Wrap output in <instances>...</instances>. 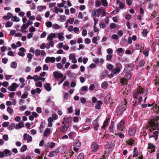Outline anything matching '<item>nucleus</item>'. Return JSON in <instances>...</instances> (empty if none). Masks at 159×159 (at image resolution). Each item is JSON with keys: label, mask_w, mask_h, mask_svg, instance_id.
Wrapping results in <instances>:
<instances>
[{"label": "nucleus", "mask_w": 159, "mask_h": 159, "mask_svg": "<svg viewBox=\"0 0 159 159\" xmlns=\"http://www.w3.org/2000/svg\"><path fill=\"white\" fill-rule=\"evenodd\" d=\"M147 93L145 89L141 86H139L134 92L133 96L135 98L138 99V102L139 103L142 101L143 96H145Z\"/></svg>", "instance_id": "nucleus-1"}, {"label": "nucleus", "mask_w": 159, "mask_h": 159, "mask_svg": "<svg viewBox=\"0 0 159 159\" xmlns=\"http://www.w3.org/2000/svg\"><path fill=\"white\" fill-rule=\"evenodd\" d=\"M149 125L150 126L151 128L149 129V131L152 133L153 131L157 130L153 133L154 135L156 137L158 136V133L159 131V125L157 123V120H150L149 121Z\"/></svg>", "instance_id": "nucleus-2"}, {"label": "nucleus", "mask_w": 159, "mask_h": 159, "mask_svg": "<svg viewBox=\"0 0 159 159\" xmlns=\"http://www.w3.org/2000/svg\"><path fill=\"white\" fill-rule=\"evenodd\" d=\"M64 120L65 122H62V123L64 124V125L61 126L60 128V130L62 133H64L67 131L71 124V118L70 117L65 116Z\"/></svg>", "instance_id": "nucleus-3"}, {"label": "nucleus", "mask_w": 159, "mask_h": 159, "mask_svg": "<svg viewBox=\"0 0 159 159\" xmlns=\"http://www.w3.org/2000/svg\"><path fill=\"white\" fill-rule=\"evenodd\" d=\"M126 102H122L120 103L118 107L117 108V115H120L126 109Z\"/></svg>", "instance_id": "nucleus-4"}, {"label": "nucleus", "mask_w": 159, "mask_h": 159, "mask_svg": "<svg viewBox=\"0 0 159 159\" xmlns=\"http://www.w3.org/2000/svg\"><path fill=\"white\" fill-rule=\"evenodd\" d=\"M115 66L116 68H114L112 71L113 74H116L119 73L121 69L122 68V66L121 64L119 62L116 63Z\"/></svg>", "instance_id": "nucleus-5"}, {"label": "nucleus", "mask_w": 159, "mask_h": 159, "mask_svg": "<svg viewBox=\"0 0 159 159\" xmlns=\"http://www.w3.org/2000/svg\"><path fill=\"white\" fill-rule=\"evenodd\" d=\"M97 16L99 17L100 14H101L102 16H105L106 15V10L103 7H100L96 9Z\"/></svg>", "instance_id": "nucleus-6"}, {"label": "nucleus", "mask_w": 159, "mask_h": 159, "mask_svg": "<svg viewBox=\"0 0 159 159\" xmlns=\"http://www.w3.org/2000/svg\"><path fill=\"white\" fill-rule=\"evenodd\" d=\"M131 77V75L130 73L126 74L123 77V78L121 79L120 80V82L123 84H125L127 80L129 79Z\"/></svg>", "instance_id": "nucleus-7"}, {"label": "nucleus", "mask_w": 159, "mask_h": 159, "mask_svg": "<svg viewBox=\"0 0 159 159\" xmlns=\"http://www.w3.org/2000/svg\"><path fill=\"white\" fill-rule=\"evenodd\" d=\"M117 129L120 131H123L125 129V123L124 120H121L117 124Z\"/></svg>", "instance_id": "nucleus-8"}, {"label": "nucleus", "mask_w": 159, "mask_h": 159, "mask_svg": "<svg viewBox=\"0 0 159 159\" xmlns=\"http://www.w3.org/2000/svg\"><path fill=\"white\" fill-rule=\"evenodd\" d=\"M1 152L2 158L4 157L10 156L11 154V151L8 149H5L3 151H1Z\"/></svg>", "instance_id": "nucleus-9"}, {"label": "nucleus", "mask_w": 159, "mask_h": 159, "mask_svg": "<svg viewBox=\"0 0 159 159\" xmlns=\"http://www.w3.org/2000/svg\"><path fill=\"white\" fill-rule=\"evenodd\" d=\"M53 75L55 79H59L63 77V75L59 71H55L53 73Z\"/></svg>", "instance_id": "nucleus-10"}, {"label": "nucleus", "mask_w": 159, "mask_h": 159, "mask_svg": "<svg viewBox=\"0 0 159 159\" xmlns=\"http://www.w3.org/2000/svg\"><path fill=\"white\" fill-rule=\"evenodd\" d=\"M23 140L26 141L27 143H29L32 141V137L29 134L25 133L23 134Z\"/></svg>", "instance_id": "nucleus-11"}, {"label": "nucleus", "mask_w": 159, "mask_h": 159, "mask_svg": "<svg viewBox=\"0 0 159 159\" xmlns=\"http://www.w3.org/2000/svg\"><path fill=\"white\" fill-rule=\"evenodd\" d=\"M56 58L54 57H47L45 59V62L46 63L49 62L54 63L55 62Z\"/></svg>", "instance_id": "nucleus-12"}, {"label": "nucleus", "mask_w": 159, "mask_h": 159, "mask_svg": "<svg viewBox=\"0 0 159 159\" xmlns=\"http://www.w3.org/2000/svg\"><path fill=\"white\" fill-rule=\"evenodd\" d=\"M69 59L71 60L72 62L73 63H76L77 61L75 58V56L74 53L70 54L69 57Z\"/></svg>", "instance_id": "nucleus-13"}, {"label": "nucleus", "mask_w": 159, "mask_h": 159, "mask_svg": "<svg viewBox=\"0 0 159 159\" xmlns=\"http://www.w3.org/2000/svg\"><path fill=\"white\" fill-rule=\"evenodd\" d=\"M59 148L56 149L55 150L53 151L50 152L48 156L50 157H52L57 155L59 152Z\"/></svg>", "instance_id": "nucleus-14"}, {"label": "nucleus", "mask_w": 159, "mask_h": 159, "mask_svg": "<svg viewBox=\"0 0 159 159\" xmlns=\"http://www.w3.org/2000/svg\"><path fill=\"white\" fill-rule=\"evenodd\" d=\"M18 87V86L16 83H13L11 86H10L8 89L10 91H15L16 88Z\"/></svg>", "instance_id": "nucleus-15"}, {"label": "nucleus", "mask_w": 159, "mask_h": 159, "mask_svg": "<svg viewBox=\"0 0 159 159\" xmlns=\"http://www.w3.org/2000/svg\"><path fill=\"white\" fill-rule=\"evenodd\" d=\"M56 34L51 33L49 34L47 37V39L48 41H52L53 38H56Z\"/></svg>", "instance_id": "nucleus-16"}, {"label": "nucleus", "mask_w": 159, "mask_h": 159, "mask_svg": "<svg viewBox=\"0 0 159 159\" xmlns=\"http://www.w3.org/2000/svg\"><path fill=\"white\" fill-rule=\"evenodd\" d=\"M51 129L49 128H47L43 132V136L44 137H48L50 134Z\"/></svg>", "instance_id": "nucleus-17"}, {"label": "nucleus", "mask_w": 159, "mask_h": 159, "mask_svg": "<svg viewBox=\"0 0 159 159\" xmlns=\"http://www.w3.org/2000/svg\"><path fill=\"white\" fill-rule=\"evenodd\" d=\"M25 50L23 47H21L20 48L19 51L18 52V54L20 56L24 57L25 56L24 53Z\"/></svg>", "instance_id": "nucleus-18"}, {"label": "nucleus", "mask_w": 159, "mask_h": 159, "mask_svg": "<svg viewBox=\"0 0 159 159\" xmlns=\"http://www.w3.org/2000/svg\"><path fill=\"white\" fill-rule=\"evenodd\" d=\"M46 6L44 5H39L37 7V10L38 11L41 12L46 9Z\"/></svg>", "instance_id": "nucleus-19"}, {"label": "nucleus", "mask_w": 159, "mask_h": 159, "mask_svg": "<svg viewBox=\"0 0 159 159\" xmlns=\"http://www.w3.org/2000/svg\"><path fill=\"white\" fill-rule=\"evenodd\" d=\"M43 86L45 89L48 91H50L52 89V88L50 86V84L49 83L45 84Z\"/></svg>", "instance_id": "nucleus-20"}, {"label": "nucleus", "mask_w": 159, "mask_h": 159, "mask_svg": "<svg viewBox=\"0 0 159 159\" xmlns=\"http://www.w3.org/2000/svg\"><path fill=\"white\" fill-rule=\"evenodd\" d=\"M12 13L11 12H8L6 16H3V18L6 20H9L11 18H12Z\"/></svg>", "instance_id": "nucleus-21"}, {"label": "nucleus", "mask_w": 159, "mask_h": 159, "mask_svg": "<svg viewBox=\"0 0 159 159\" xmlns=\"http://www.w3.org/2000/svg\"><path fill=\"white\" fill-rule=\"evenodd\" d=\"M54 9L55 13H58L59 12L62 13L63 12V9L60 8L58 7H54Z\"/></svg>", "instance_id": "nucleus-22"}, {"label": "nucleus", "mask_w": 159, "mask_h": 159, "mask_svg": "<svg viewBox=\"0 0 159 159\" xmlns=\"http://www.w3.org/2000/svg\"><path fill=\"white\" fill-rule=\"evenodd\" d=\"M55 143L52 142H49L47 144V145H45V148L47 149L48 148H53L55 146Z\"/></svg>", "instance_id": "nucleus-23"}, {"label": "nucleus", "mask_w": 159, "mask_h": 159, "mask_svg": "<svg viewBox=\"0 0 159 159\" xmlns=\"http://www.w3.org/2000/svg\"><path fill=\"white\" fill-rule=\"evenodd\" d=\"M58 36V39L60 41H63L64 39V37L63 36V34L62 32L56 34Z\"/></svg>", "instance_id": "nucleus-24"}, {"label": "nucleus", "mask_w": 159, "mask_h": 159, "mask_svg": "<svg viewBox=\"0 0 159 159\" xmlns=\"http://www.w3.org/2000/svg\"><path fill=\"white\" fill-rule=\"evenodd\" d=\"M74 147H80L81 145V142L79 141L76 140L73 143Z\"/></svg>", "instance_id": "nucleus-25"}, {"label": "nucleus", "mask_w": 159, "mask_h": 159, "mask_svg": "<svg viewBox=\"0 0 159 159\" xmlns=\"http://www.w3.org/2000/svg\"><path fill=\"white\" fill-rule=\"evenodd\" d=\"M135 133V130L134 128H130L129 131V134L130 136L134 135Z\"/></svg>", "instance_id": "nucleus-26"}, {"label": "nucleus", "mask_w": 159, "mask_h": 159, "mask_svg": "<svg viewBox=\"0 0 159 159\" xmlns=\"http://www.w3.org/2000/svg\"><path fill=\"white\" fill-rule=\"evenodd\" d=\"M98 145L97 144H94L92 146V150L94 152L97 151L98 150Z\"/></svg>", "instance_id": "nucleus-27"}, {"label": "nucleus", "mask_w": 159, "mask_h": 159, "mask_svg": "<svg viewBox=\"0 0 159 159\" xmlns=\"http://www.w3.org/2000/svg\"><path fill=\"white\" fill-rule=\"evenodd\" d=\"M70 139H72L75 136V133L73 132H71L68 134Z\"/></svg>", "instance_id": "nucleus-28"}, {"label": "nucleus", "mask_w": 159, "mask_h": 159, "mask_svg": "<svg viewBox=\"0 0 159 159\" xmlns=\"http://www.w3.org/2000/svg\"><path fill=\"white\" fill-rule=\"evenodd\" d=\"M24 127V125L23 122H20L18 124L16 125L15 126V128L16 129H18L19 128H21Z\"/></svg>", "instance_id": "nucleus-29"}, {"label": "nucleus", "mask_w": 159, "mask_h": 159, "mask_svg": "<svg viewBox=\"0 0 159 159\" xmlns=\"http://www.w3.org/2000/svg\"><path fill=\"white\" fill-rule=\"evenodd\" d=\"M148 149H150L151 150V152H154L155 151L154 148H155V146L153 144H151V143H148Z\"/></svg>", "instance_id": "nucleus-30"}, {"label": "nucleus", "mask_w": 159, "mask_h": 159, "mask_svg": "<svg viewBox=\"0 0 159 159\" xmlns=\"http://www.w3.org/2000/svg\"><path fill=\"white\" fill-rule=\"evenodd\" d=\"M127 143L129 145H132L134 143V140L132 139H129L126 141Z\"/></svg>", "instance_id": "nucleus-31"}, {"label": "nucleus", "mask_w": 159, "mask_h": 159, "mask_svg": "<svg viewBox=\"0 0 159 159\" xmlns=\"http://www.w3.org/2000/svg\"><path fill=\"white\" fill-rule=\"evenodd\" d=\"M102 104V102L100 101H98L97 103L95 106V108L96 109H100L101 108L100 107Z\"/></svg>", "instance_id": "nucleus-32"}, {"label": "nucleus", "mask_w": 159, "mask_h": 159, "mask_svg": "<svg viewBox=\"0 0 159 159\" xmlns=\"http://www.w3.org/2000/svg\"><path fill=\"white\" fill-rule=\"evenodd\" d=\"M11 67L13 69H15L17 67V63L16 61L12 62L10 64Z\"/></svg>", "instance_id": "nucleus-33"}, {"label": "nucleus", "mask_w": 159, "mask_h": 159, "mask_svg": "<svg viewBox=\"0 0 159 159\" xmlns=\"http://www.w3.org/2000/svg\"><path fill=\"white\" fill-rule=\"evenodd\" d=\"M11 20L12 21L18 22L20 21V19L18 17L16 16H12Z\"/></svg>", "instance_id": "nucleus-34"}, {"label": "nucleus", "mask_w": 159, "mask_h": 159, "mask_svg": "<svg viewBox=\"0 0 159 159\" xmlns=\"http://www.w3.org/2000/svg\"><path fill=\"white\" fill-rule=\"evenodd\" d=\"M108 86V84L105 81L103 82L101 85L103 89H105Z\"/></svg>", "instance_id": "nucleus-35"}, {"label": "nucleus", "mask_w": 159, "mask_h": 159, "mask_svg": "<svg viewBox=\"0 0 159 159\" xmlns=\"http://www.w3.org/2000/svg\"><path fill=\"white\" fill-rule=\"evenodd\" d=\"M133 66H128L125 69V71L130 72L133 70Z\"/></svg>", "instance_id": "nucleus-36"}, {"label": "nucleus", "mask_w": 159, "mask_h": 159, "mask_svg": "<svg viewBox=\"0 0 159 159\" xmlns=\"http://www.w3.org/2000/svg\"><path fill=\"white\" fill-rule=\"evenodd\" d=\"M99 39V36H97L94 37L92 39V42L94 44L97 43V42L98 40Z\"/></svg>", "instance_id": "nucleus-37"}, {"label": "nucleus", "mask_w": 159, "mask_h": 159, "mask_svg": "<svg viewBox=\"0 0 159 159\" xmlns=\"http://www.w3.org/2000/svg\"><path fill=\"white\" fill-rule=\"evenodd\" d=\"M109 120V118L106 119L104 121L103 125L102 126V129H105L106 126L107 125V124L108 123V120Z\"/></svg>", "instance_id": "nucleus-38"}, {"label": "nucleus", "mask_w": 159, "mask_h": 159, "mask_svg": "<svg viewBox=\"0 0 159 159\" xmlns=\"http://www.w3.org/2000/svg\"><path fill=\"white\" fill-rule=\"evenodd\" d=\"M133 153L134 154L133 155V157H135L137 156L138 154V152L137 150V148H134L133 151Z\"/></svg>", "instance_id": "nucleus-39"}, {"label": "nucleus", "mask_w": 159, "mask_h": 159, "mask_svg": "<svg viewBox=\"0 0 159 159\" xmlns=\"http://www.w3.org/2000/svg\"><path fill=\"white\" fill-rule=\"evenodd\" d=\"M36 87L41 88L42 87V83L40 81H37L35 84Z\"/></svg>", "instance_id": "nucleus-40"}, {"label": "nucleus", "mask_w": 159, "mask_h": 159, "mask_svg": "<svg viewBox=\"0 0 159 159\" xmlns=\"http://www.w3.org/2000/svg\"><path fill=\"white\" fill-rule=\"evenodd\" d=\"M114 66L112 64L109 63L107 66V68L109 70H113Z\"/></svg>", "instance_id": "nucleus-41"}, {"label": "nucleus", "mask_w": 159, "mask_h": 159, "mask_svg": "<svg viewBox=\"0 0 159 159\" xmlns=\"http://www.w3.org/2000/svg\"><path fill=\"white\" fill-rule=\"evenodd\" d=\"M29 27V26L26 23H25V24H23V25H22V26H21V27H20L21 30H26V29H27V28Z\"/></svg>", "instance_id": "nucleus-42"}, {"label": "nucleus", "mask_w": 159, "mask_h": 159, "mask_svg": "<svg viewBox=\"0 0 159 159\" xmlns=\"http://www.w3.org/2000/svg\"><path fill=\"white\" fill-rule=\"evenodd\" d=\"M66 18L65 16L61 15L60 16V20L61 22H63L66 20Z\"/></svg>", "instance_id": "nucleus-43"}, {"label": "nucleus", "mask_w": 159, "mask_h": 159, "mask_svg": "<svg viewBox=\"0 0 159 159\" xmlns=\"http://www.w3.org/2000/svg\"><path fill=\"white\" fill-rule=\"evenodd\" d=\"M149 51V48H147L145 49L143 52L144 55L146 57L148 56V52Z\"/></svg>", "instance_id": "nucleus-44"}, {"label": "nucleus", "mask_w": 159, "mask_h": 159, "mask_svg": "<svg viewBox=\"0 0 159 159\" xmlns=\"http://www.w3.org/2000/svg\"><path fill=\"white\" fill-rule=\"evenodd\" d=\"M84 157V154L83 153H80L77 157L78 159H83Z\"/></svg>", "instance_id": "nucleus-45"}, {"label": "nucleus", "mask_w": 159, "mask_h": 159, "mask_svg": "<svg viewBox=\"0 0 159 159\" xmlns=\"http://www.w3.org/2000/svg\"><path fill=\"white\" fill-rule=\"evenodd\" d=\"M101 1L103 6L106 7L108 3L106 0H101Z\"/></svg>", "instance_id": "nucleus-46"}, {"label": "nucleus", "mask_w": 159, "mask_h": 159, "mask_svg": "<svg viewBox=\"0 0 159 159\" xmlns=\"http://www.w3.org/2000/svg\"><path fill=\"white\" fill-rule=\"evenodd\" d=\"M15 126V124L14 123L11 124L8 127V129L9 130H12L13 129Z\"/></svg>", "instance_id": "nucleus-47"}, {"label": "nucleus", "mask_w": 159, "mask_h": 159, "mask_svg": "<svg viewBox=\"0 0 159 159\" xmlns=\"http://www.w3.org/2000/svg\"><path fill=\"white\" fill-rule=\"evenodd\" d=\"M28 95V93L27 92H25L22 95L21 97V98H22L26 99L27 98Z\"/></svg>", "instance_id": "nucleus-48"}, {"label": "nucleus", "mask_w": 159, "mask_h": 159, "mask_svg": "<svg viewBox=\"0 0 159 159\" xmlns=\"http://www.w3.org/2000/svg\"><path fill=\"white\" fill-rule=\"evenodd\" d=\"M148 33V31L147 30L145 29H144L142 32V35L143 37H146L147 36Z\"/></svg>", "instance_id": "nucleus-49"}, {"label": "nucleus", "mask_w": 159, "mask_h": 159, "mask_svg": "<svg viewBox=\"0 0 159 159\" xmlns=\"http://www.w3.org/2000/svg\"><path fill=\"white\" fill-rule=\"evenodd\" d=\"M12 25V22L8 21L6 23L5 25V26L6 27H10Z\"/></svg>", "instance_id": "nucleus-50"}, {"label": "nucleus", "mask_w": 159, "mask_h": 159, "mask_svg": "<svg viewBox=\"0 0 159 159\" xmlns=\"http://www.w3.org/2000/svg\"><path fill=\"white\" fill-rule=\"evenodd\" d=\"M74 21V18H70L67 20V23H69L70 24H72Z\"/></svg>", "instance_id": "nucleus-51"}, {"label": "nucleus", "mask_w": 159, "mask_h": 159, "mask_svg": "<svg viewBox=\"0 0 159 159\" xmlns=\"http://www.w3.org/2000/svg\"><path fill=\"white\" fill-rule=\"evenodd\" d=\"M45 24L48 28H51L52 26V23L50 21H48L46 22Z\"/></svg>", "instance_id": "nucleus-52"}, {"label": "nucleus", "mask_w": 159, "mask_h": 159, "mask_svg": "<svg viewBox=\"0 0 159 159\" xmlns=\"http://www.w3.org/2000/svg\"><path fill=\"white\" fill-rule=\"evenodd\" d=\"M145 63V61L144 60H143L138 63L137 66L139 67H141L144 65Z\"/></svg>", "instance_id": "nucleus-53"}, {"label": "nucleus", "mask_w": 159, "mask_h": 159, "mask_svg": "<svg viewBox=\"0 0 159 159\" xmlns=\"http://www.w3.org/2000/svg\"><path fill=\"white\" fill-rule=\"evenodd\" d=\"M40 77L37 75H35L33 77V78L35 81H37L39 80Z\"/></svg>", "instance_id": "nucleus-54"}, {"label": "nucleus", "mask_w": 159, "mask_h": 159, "mask_svg": "<svg viewBox=\"0 0 159 159\" xmlns=\"http://www.w3.org/2000/svg\"><path fill=\"white\" fill-rule=\"evenodd\" d=\"M7 111L10 114H12L13 112V109L10 107H7Z\"/></svg>", "instance_id": "nucleus-55"}, {"label": "nucleus", "mask_w": 159, "mask_h": 159, "mask_svg": "<svg viewBox=\"0 0 159 159\" xmlns=\"http://www.w3.org/2000/svg\"><path fill=\"white\" fill-rule=\"evenodd\" d=\"M101 1L99 0H97L96 1L95 6L97 7H98L101 5Z\"/></svg>", "instance_id": "nucleus-56"}, {"label": "nucleus", "mask_w": 159, "mask_h": 159, "mask_svg": "<svg viewBox=\"0 0 159 159\" xmlns=\"http://www.w3.org/2000/svg\"><path fill=\"white\" fill-rule=\"evenodd\" d=\"M52 27L55 29L58 30L60 28V26L58 24H55L53 25H52Z\"/></svg>", "instance_id": "nucleus-57"}, {"label": "nucleus", "mask_w": 159, "mask_h": 159, "mask_svg": "<svg viewBox=\"0 0 159 159\" xmlns=\"http://www.w3.org/2000/svg\"><path fill=\"white\" fill-rule=\"evenodd\" d=\"M112 57V55L111 54H108L106 56V58L107 60L110 61Z\"/></svg>", "instance_id": "nucleus-58"}, {"label": "nucleus", "mask_w": 159, "mask_h": 159, "mask_svg": "<svg viewBox=\"0 0 159 159\" xmlns=\"http://www.w3.org/2000/svg\"><path fill=\"white\" fill-rule=\"evenodd\" d=\"M27 149V147L26 145H23L21 148V151L22 152H25Z\"/></svg>", "instance_id": "nucleus-59"}, {"label": "nucleus", "mask_w": 159, "mask_h": 159, "mask_svg": "<svg viewBox=\"0 0 159 159\" xmlns=\"http://www.w3.org/2000/svg\"><path fill=\"white\" fill-rule=\"evenodd\" d=\"M87 31L85 29H84L82 30V35L84 36H85L87 34Z\"/></svg>", "instance_id": "nucleus-60"}, {"label": "nucleus", "mask_w": 159, "mask_h": 159, "mask_svg": "<svg viewBox=\"0 0 159 159\" xmlns=\"http://www.w3.org/2000/svg\"><path fill=\"white\" fill-rule=\"evenodd\" d=\"M36 29L33 26H31L29 28V31L30 32H32L35 31Z\"/></svg>", "instance_id": "nucleus-61"}, {"label": "nucleus", "mask_w": 159, "mask_h": 159, "mask_svg": "<svg viewBox=\"0 0 159 159\" xmlns=\"http://www.w3.org/2000/svg\"><path fill=\"white\" fill-rule=\"evenodd\" d=\"M35 55L36 56L39 55L41 53V50L39 49H36L35 52Z\"/></svg>", "instance_id": "nucleus-62"}, {"label": "nucleus", "mask_w": 159, "mask_h": 159, "mask_svg": "<svg viewBox=\"0 0 159 159\" xmlns=\"http://www.w3.org/2000/svg\"><path fill=\"white\" fill-rule=\"evenodd\" d=\"M96 10H93L91 12V16L93 17H95L96 14Z\"/></svg>", "instance_id": "nucleus-63"}, {"label": "nucleus", "mask_w": 159, "mask_h": 159, "mask_svg": "<svg viewBox=\"0 0 159 159\" xmlns=\"http://www.w3.org/2000/svg\"><path fill=\"white\" fill-rule=\"evenodd\" d=\"M41 69H42V67L40 66H38L35 68V70L34 71V72L36 73L37 72H39Z\"/></svg>", "instance_id": "nucleus-64"}]
</instances>
